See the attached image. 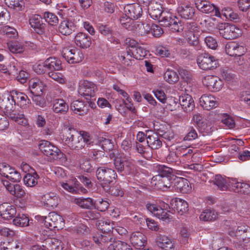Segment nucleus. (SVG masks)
<instances>
[{
    "instance_id": "obj_58",
    "label": "nucleus",
    "mask_w": 250,
    "mask_h": 250,
    "mask_svg": "<svg viewBox=\"0 0 250 250\" xmlns=\"http://www.w3.org/2000/svg\"><path fill=\"white\" fill-rule=\"evenodd\" d=\"M10 51L13 53H21L24 51L23 45L17 42H12L8 44Z\"/></svg>"
},
{
    "instance_id": "obj_59",
    "label": "nucleus",
    "mask_w": 250,
    "mask_h": 250,
    "mask_svg": "<svg viewBox=\"0 0 250 250\" xmlns=\"http://www.w3.org/2000/svg\"><path fill=\"white\" fill-rule=\"evenodd\" d=\"M108 192L111 195L115 196H123L124 195V191L120 185H117L109 188L108 186V189L104 190Z\"/></svg>"
},
{
    "instance_id": "obj_47",
    "label": "nucleus",
    "mask_w": 250,
    "mask_h": 250,
    "mask_svg": "<svg viewBox=\"0 0 250 250\" xmlns=\"http://www.w3.org/2000/svg\"><path fill=\"white\" fill-rule=\"evenodd\" d=\"M173 20H171L172 23L169 27L170 30L173 32H180L184 30L185 26L178 18L174 17Z\"/></svg>"
},
{
    "instance_id": "obj_51",
    "label": "nucleus",
    "mask_w": 250,
    "mask_h": 250,
    "mask_svg": "<svg viewBox=\"0 0 250 250\" xmlns=\"http://www.w3.org/2000/svg\"><path fill=\"white\" fill-rule=\"evenodd\" d=\"M43 18L45 21L52 26L56 25L59 22L57 16L53 13L45 12L43 14Z\"/></svg>"
},
{
    "instance_id": "obj_20",
    "label": "nucleus",
    "mask_w": 250,
    "mask_h": 250,
    "mask_svg": "<svg viewBox=\"0 0 250 250\" xmlns=\"http://www.w3.org/2000/svg\"><path fill=\"white\" fill-rule=\"evenodd\" d=\"M16 105L11 93H5L2 96V99L0 97V108L3 110L4 113L6 111H11Z\"/></svg>"
},
{
    "instance_id": "obj_18",
    "label": "nucleus",
    "mask_w": 250,
    "mask_h": 250,
    "mask_svg": "<svg viewBox=\"0 0 250 250\" xmlns=\"http://www.w3.org/2000/svg\"><path fill=\"white\" fill-rule=\"evenodd\" d=\"M130 241L136 249L141 250L146 244V237L140 232H134L131 234Z\"/></svg>"
},
{
    "instance_id": "obj_34",
    "label": "nucleus",
    "mask_w": 250,
    "mask_h": 250,
    "mask_svg": "<svg viewBox=\"0 0 250 250\" xmlns=\"http://www.w3.org/2000/svg\"><path fill=\"white\" fill-rule=\"evenodd\" d=\"M70 109L75 113H79V115H84L88 112V106L84 102L76 100L71 103Z\"/></svg>"
},
{
    "instance_id": "obj_24",
    "label": "nucleus",
    "mask_w": 250,
    "mask_h": 250,
    "mask_svg": "<svg viewBox=\"0 0 250 250\" xmlns=\"http://www.w3.org/2000/svg\"><path fill=\"white\" fill-rule=\"evenodd\" d=\"M241 35V30L234 25L229 24L222 33V37L227 40H233Z\"/></svg>"
},
{
    "instance_id": "obj_16",
    "label": "nucleus",
    "mask_w": 250,
    "mask_h": 250,
    "mask_svg": "<svg viewBox=\"0 0 250 250\" xmlns=\"http://www.w3.org/2000/svg\"><path fill=\"white\" fill-rule=\"evenodd\" d=\"M231 189L240 194L250 195V185L244 182H238L234 179L230 182Z\"/></svg>"
},
{
    "instance_id": "obj_49",
    "label": "nucleus",
    "mask_w": 250,
    "mask_h": 250,
    "mask_svg": "<svg viewBox=\"0 0 250 250\" xmlns=\"http://www.w3.org/2000/svg\"><path fill=\"white\" fill-rule=\"evenodd\" d=\"M133 56L130 53H129L128 48L126 49V51L121 53L120 57V60L121 62L126 66L131 65L132 63V62H134V60L132 59Z\"/></svg>"
},
{
    "instance_id": "obj_57",
    "label": "nucleus",
    "mask_w": 250,
    "mask_h": 250,
    "mask_svg": "<svg viewBox=\"0 0 250 250\" xmlns=\"http://www.w3.org/2000/svg\"><path fill=\"white\" fill-rule=\"evenodd\" d=\"M6 4L10 8L17 11L21 10L22 7V0H5Z\"/></svg>"
},
{
    "instance_id": "obj_14",
    "label": "nucleus",
    "mask_w": 250,
    "mask_h": 250,
    "mask_svg": "<svg viewBox=\"0 0 250 250\" xmlns=\"http://www.w3.org/2000/svg\"><path fill=\"white\" fill-rule=\"evenodd\" d=\"M189 184V183L187 179L173 176L172 190L174 189L178 192L187 193L190 189Z\"/></svg>"
},
{
    "instance_id": "obj_26",
    "label": "nucleus",
    "mask_w": 250,
    "mask_h": 250,
    "mask_svg": "<svg viewBox=\"0 0 250 250\" xmlns=\"http://www.w3.org/2000/svg\"><path fill=\"white\" fill-rule=\"evenodd\" d=\"M75 28V25L72 21L66 19L61 22L58 31L62 35L67 36L74 31Z\"/></svg>"
},
{
    "instance_id": "obj_3",
    "label": "nucleus",
    "mask_w": 250,
    "mask_h": 250,
    "mask_svg": "<svg viewBox=\"0 0 250 250\" xmlns=\"http://www.w3.org/2000/svg\"><path fill=\"white\" fill-rule=\"evenodd\" d=\"M38 146L41 151L50 160L60 159L63 156V153L58 147L47 141H41Z\"/></svg>"
},
{
    "instance_id": "obj_42",
    "label": "nucleus",
    "mask_w": 250,
    "mask_h": 250,
    "mask_svg": "<svg viewBox=\"0 0 250 250\" xmlns=\"http://www.w3.org/2000/svg\"><path fill=\"white\" fill-rule=\"evenodd\" d=\"M218 217V214L214 210L206 209L200 215V219L204 221H213Z\"/></svg>"
},
{
    "instance_id": "obj_28",
    "label": "nucleus",
    "mask_w": 250,
    "mask_h": 250,
    "mask_svg": "<svg viewBox=\"0 0 250 250\" xmlns=\"http://www.w3.org/2000/svg\"><path fill=\"white\" fill-rule=\"evenodd\" d=\"M75 42L76 45L82 48H87L91 44V38L86 34L80 32L75 37Z\"/></svg>"
},
{
    "instance_id": "obj_41",
    "label": "nucleus",
    "mask_w": 250,
    "mask_h": 250,
    "mask_svg": "<svg viewBox=\"0 0 250 250\" xmlns=\"http://www.w3.org/2000/svg\"><path fill=\"white\" fill-rule=\"evenodd\" d=\"M39 178V176L36 171L32 174L28 173L23 177L24 183L27 187H33L37 184V180Z\"/></svg>"
},
{
    "instance_id": "obj_1",
    "label": "nucleus",
    "mask_w": 250,
    "mask_h": 250,
    "mask_svg": "<svg viewBox=\"0 0 250 250\" xmlns=\"http://www.w3.org/2000/svg\"><path fill=\"white\" fill-rule=\"evenodd\" d=\"M65 143L72 149L79 150L84 148L85 144H90V136L85 131L79 133L74 128L69 127L63 136Z\"/></svg>"
},
{
    "instance_id": "obj_2",
    "label": "nucleus",
    "mask_w": 250,
    "mask_h": 250,
    "mask_svg": "<svg viewBox=\"0 0 250 250\" xmlns=\"http://www.w3.org/2000/svg\"><path fill=\"white\" fill-rule=\"evenodd\" d=\"M96 175L101 187L104 190L108 189V186L117 178L116 171L110 168L104 167H98L96 172Z\"/></svg>"
},
{
    "instance_id": "obj_45",
    "label": "nucleus",
    "mask_w": 250,
    "mask_h": 250,
    "mask_svg": "<svg viewBox=\"0 0 250 250\" xmlns=\"http://www.w3.org/2000/svg\"><path fill=\"white\" fill-rule=\"evenodd\" d=\"M156 167L157 171L159 173L157 176L168 178H172L173 176H175L172 174L173 169L169 167L164 165H158Z\"/></svg>"
},
{
    "instance_id": "obj_19",
    "label": "nucleus",
    "mask_w": 250,
    "mask_h": 250,
    "mask_svg": "<svg viewBox=\"0 0 250 250\" xmlns=\"http://www.w3.org/2000/svg\"><path fill=\"white\" fill-rule=\"evenodd\" d=\"M171 208L179 214L182 215L188 211V205L185 200L176 198L170 201Z\"/></svg>"
},
{
    "instance_id": "obj_50",
    "label": "nucleus",
    "mask_w": 250,
    "mask_h": 250,
    "mask_svg": "<svg viewBox=\"0 0 250 250\" xmlns=\"http://www.w3.org/2000/svg\"><path fill=\"white\" fill-rule=\"evenodd\" d=\"M174 17L170 13L165 12L158 20L161 26L169 27L172 23L171 20H173Z\"/></svg>"
},
{
    "instance_id": "obj_62",
    "label": "nucleus",
    "mask_w": 250,
    "mask_h": 250,
    "mask_svg": "<svg viewBox=\"0 0 250 250\" xmlns=\"http://www.w3.org/2000/svg\"><path fill=\"white\" fill-rule=\"evenodd\" d=\"M32 99L33 101L35 103L36 105L41 107H44L46 105L45 101L42 96V94L41 95H34L30 96Z\"/></svg>"
},
{
    "instance_id": "obj_40",
    "label": "nucleus",
    "mask_w": 250,
    "mask_h": 250,
    "mask_svg": "<svg viewBox=\"0 0 250 250\" xmlns=\"http://www.w3.org/2000/svg\"><path fill=\"white\" fill-rule=\"evenodd\" d=\"M74 202L81 208L91 209L94 207L93 200L90 198H75Z\"/></svg>"
},
{
    "instance_id": "obj_5",
    "label": "nucleus",
    "mask_w": 250,
    "mask_h": 250,
    "mask_svg": "<svg viewBox=\"0 0 250 250\" xmlns=\"http://www.w3.org/2000/svg\"><path fill=\"white\" fill-rule=\"evenodd\" d=\"M197 62L200 68L205 70L215 69L218 65V61L215 57L208 53L200 55Z\"/></svg>"
},
{
    "instance_id": "obj_37",
    "label": "nucleus",
    "mask_w": 250,
    "mask_h": 250,
    "mask_svg": "<svg viewBox=\"0 0 250 250\" xmlns=\"http://www.w3.org/2000/svg\"><path fill=\"white\" fill-rule=\"evenodd\" d=\"M162 7L160 4L157 2H153L151 6L148 9L149 14L154 20H159L165 12L162 11Z\"/></svg>"
},
{
    "instance_id": "obj_61",
    "label": "nucleus",
    "mask_w": 250,
    "mask_h": 250,
    "mask_svg": "<svg viewBox=\"0 0 250 250\" xmlns=\"http://www.w3.org/2000/svg\"><path fill=\"white\" fill-rule=\"evenodd\" d=\"M13 167H11L9 165L2 163L0 164V174L6 178L10 173L11 171L13 170Z\"/></svg>"
},
{
    "instance_id": "obj_52",
    "label": "nucleus",
    "mask_w": 250,
    "mask_h": 250,
    "mask_svg": "<svg viewBox=\"0 0 250 250\" xmlns=\"http://www.w3.org/2000/svg\"><path fill=\"white\" fill-rule=\"evenodd\" d=\"M180 150L181 149L177 148L176 151H170L167 157V161L169 163L175 164L180 162L179 156L181 155Z\"/></svg>"
},
{
    "instance_id": "obj_9",
    "label": "nucleus",
    "mask_w": 250,
    "mask_h": 250,
    "mask_svg": "<svg viewBox=\"0 0 250 250\" xmlns=\"http://www.w3.org/2000/svg\"><path fill=\"white\" fill-rule=\"evenodd\" d=\"M62 56L70 63H79L83 59V55L80 50L69 48L63 49Z\"/></svg>"
},
{
    "instance_id": "obj_44",
    "label": "nucleus",
    "mask_w": 250,
    "mask_h": 250,
    "mask_svg": "<svg viewBox=\"0 0 250 250\" xmlns=\"http://www.w3.org/2000/svg\"><path fill=\"white\" fill-rule=\"evenodd\" d=\"M29 219L25 214H19L13 220L14 225L20 227H26L29 225Z\"/></svg>"
},
{
    "instance_id": "obj_8",
    "label": "nucleus",
    "mask_w": 250,
    "mask_h": 250,
    "mask_svg": "<svg viewBox=\"0 0 250 250\" xmlns=\"http://www.w3.org/2000/svg\"><path fill=\"white\" fill-rule=\"evenodd\" d=\"M195 5L197 8L203 13H212L217 17H221L219 9L208 1L197 0L195 2Z\"/></svg>"
},
{
    "instance_id": "obj_21",
    "label": "nucleus",
    "mask_w": 250,
    "mask_h": 250,
    "mask_svg": "<svg viewBox=\"0 0 250 250\" xmlns=\"http://www.w3.org/2000/svg\"><path fill=\"white\" fill-rule=\"evenodd\" d=\"M200 105L206 110H209L217 106L218 102L216 98L211 95L204 94L200 98Z\"/></svg>"
},
{
    "instance_id": "obj_64",
    "label": "nucleus",
    "mask_w": 250,
    "mask_h": 250,
    "mask_svg": "<svg viewBox=\"0 0 250 250\" xmlns=\"http://www.w3.org/2000/svg\"><path fill=\"white\" fill-rule=\"evenodd\" d=\"M236 232L240 233V235L246 233L245 238H250V228L245 225H241L237 227Z\"/></svg>"
},
{
    "instance_id": "obj_36",
    "label": "nucleus",
    "mask_w": 250,
    "mask_h": 250,
    "mask_svg": "<svg viewBox=\"0 0 250 250\" xmlns=\"http://www.w3.org/2000/svg\"><path fill=\"white\" fill-rule=\"evenodd\" d=\"M147 145L151 148L157 149L162 146V143L157 134L153 133L151 135L146 134Z\"/></svg>"
},
{
    "instance_id": "obj_35",
    "label": "nucleus",
    "mask_w": 250,
    "mask_h": 250,
    "mask_svg": "<svg viewBox=\"0 0 250 250\" xmlns=\"http://www.w3.org/2000/svg\"><path fill=\"white\" fill-rule=\"evenodd\" d=\"M44 204L48 208H54L59 204V199L58 196L54 193H47L42 197Z\"/></svg>"
},
{
    "instance_id": "obj_4",
    "label": "nucleus",
    "mask_w": 250,
    "mask_h": 250,
    "mask_svg": "<svg viewBox=\"0 0 250 250\" xmlns=\"http://www.w3.org/2000/svg\"><path fill=\"white\" fill-rule=\"evenodd\" d=\"M44 225L51 230H59L64 227V221L62 216L55 212L49 213L48 216L44 218Z\"/></svg>"
},
{
    "instance_id": "obj_22",
    "label": "nucleus",
    "mask_w": 250,
    "mask_h": 250,
    "mask_svg": "<svg viewBox=\"0 0 250 250\" xmlns=\"http://www.w3.org/2000/svg\"><path fill=\"white\" fill-rule=\"evenodd\" d=\"M16 214V208L7 203L0 205V215L4 219L13 218Z\"/></svg>"
},
{
    "instance_id": "obj_12",
    "label": "nucleus",
    "mask_w": 250,
    "mask_h": 250,
    "mask_svg": "<svg viewBox=\"0 0 250 250\" xmlns=\"http://www.w3.org/2000/svg\"><path fill=\"white\" fill-rule=\"evenodd\" d=\"M225 51L230 56H241L246 52L244 46L235 42H228L226 44Z\"/></svg>"
},
{
    "instance_id": "obj_25",
    "label": "nucleus",
    "mask_w": 250,
    "mask_h": 250,
    "mask_svg": "<svg viewBox=\"0 0 250 250\" xmlns=\"http://www.w3.org/2000/svg\"><path fill=\"white\" fill-rule=\"evenodd\" d=\"M179 104L182 108L186 112H190L194 108V102L191 96L183 94L179 97Z\"/></svg>"
},
{
    "instance_id": "obj_29",
    "label": "nucleus",
    "mask_w": 250,
    "mask_h": 250,
    "mask_svg": "<svg viewBox=\"0 0 250 250\" xmlns=\"http://www.w3.org/2000/svg\"><path fill=\"white\" fill-rule=\"evenodd\" d=\"M68 105L64 100L56 99L53 100L52 110L55 113L65 114L68 111Z\"/></svg>"
},
{
    "instance_id": "obj_63",
    "label": "nucleus",
    "mask_w": 250,
    "mask_h": 250,
    "mask_svg": "<svg viewBox=\"0 0 250 250\" xmlns=\"http://www.w3.org/2000/svg\"><path fill=\"white\" fill-rule=\"evenodd\" d=\"M2 31L4 34L10 38H14L18 36V32L16 29L8 26L3 27Z\"/></svg>"
},
{
    "instance_id": "obj_30",
    "label": "nucleus",
    "mask_w": 250,
    "mask_h": 250,
    "mask_svg": "<svg viewBox=\"0 0 250 250\" xmlns=\"http://www.w3.org/2000/svg\"><path fill=\"white\" fill-rule=\"evenodd\" d=\"M233 179H226L220 175H216L213 181L214 184L216 185L218 188L221 190L226 191L227 190H231L230 182Z\"/></svg>"
},
{
    "instance_id": "obj_10",
    "label": "nucleus",
    "mask_w": 250,
    "mask_h": 250,
    "mask_svg": "<svg viewBox=\"0 0 250 250\" xmlns=\"http://www.w3.org/2000/svg\"><path fill=\"white\" fill-rule=\"evenodd\" d=\"M155 187L157 189L166 191L168 188L172 189L173 177L168 178L167 177H162L161 176H156L152 178V182Z\"/></svg>"
},
{
    "instance_id": "obj_39",
    "label": "nucleus",
    "mask_w": 250,
    "mask_h": 250,
    "mask_svg": "<svg viewBox=\"0 0 250 250\" xmlns=\"http://www.w3.org/2000/svg\"><path fill=\"white\" fill-rule=\"evenodd\" d=\"M97 226L103 233H110L114 228V224L109 220H99Z\"/></svg>"
},
{
    "instance_id": "obj_27",
    "label": "nucleus",
    "mask_w": 250,
    "mask_h": 250,
    "mask_svg": "<svg viewBox=\"0 0 250 250\" xmlns=\"http://www.w3.org/2000/svg\"><path fill=\"white\" fill-rule=\"evenodd\" d=\"M179 15L185 19H191L194 16L195 9L189 4H182L177 8Z\"/></svg>"
},
{
    "instance_id": "obj_46",
    "label": "nucleus",
    "mask_w": 250,
    "mask_h": 250,
    "mask_svg": "<svg viewBox=\"0 0 250 250\" xmlns=\"http://www.w3.org/2000/svg\"><path fill=\"white\" fill-rule=\"evenodd\" d=\"M164 79L168 83L173 84L179 80V76L174 71L167 70L164 75Z\"/></svg>"
},
{
    "instance_id": "obj_11",
    "label": "nucleus",
    "mask_w": 250,
    "mask_h": 250,
    "mask_svg": "<svg viewBox=\"0 0 250 250\" xmlns=\"http://www.w3.org/2000/svg\"><path fill=\"white\" fill-rule=\"evenodd\" d=\"M124 11L125 16L132 20L140 18L143 13L141 6L138 3L127 4L124 7Z\"/></svg>"
},
{
    "instance_id": "obj_31",
    "label": "nucleus",
    "mask_w": 250,
    "mask_h": 250,
    "mask_svg": "<svg viewBox=\"0 0 250 250\" xmlns=\"http://www.w3.org/2000/svg\"><path fill=\"white\" fill-rule=\"evenodd\" d=\"M5 114L11 120L19 124H24V115L21 112L16 109V105L13 107L11 111H6Z\"/></svg>"
},
{
    "instance_id": "obj_7",
    "label": "nucleus",
    "mask_w": 250,
    "mask_h": 250,
    "mask_svg": "<svg viewBox=\"0 0 250 250\" xmlns=\"http://www.w3.org/2000/svg\"><path fill=\"white\" fill-rule=\"evenodd\" d=\"M96 90L97 87L94 83L91 82L84 81L80 86L78 93L87 100H89L95 96Z\"/></svg>"
},
{
    "instance_id": "obj_55",
    "label": "nucleus",
    "mask_w": 250,
    "mask_h": 250,
    "mask_svg": "<svg viewBox=\"0 0 250 250\" xmlns=\"http://www.w3.org/2000/svg\"><path fill=\"white\" fill-rule=\"evenodd\" d=\"M101 217V214L96 210L87 211L83 214V217L86 220H97Z\"/></svg>"
},
{
    "instance_id": "obj_60",
    "label": "nucleus",
    "mask_w": 250,
    "mask_h": 250,
    "mask_svg": "<svg viewBox=\"0 0 250 250\" xmlns=\"http://www.w3.org/2000/svg\"><path fill=\"white\" fill-rule=\"evenodd\" d=\"M56 71H48V76L61 84L64 83H65V79L63 75Z\"/></svg>"
},
{
    "instance_id": "obj_23",
    "label": "nucleus",
    "mask_w": 250,
    "mask_h": 250,
    "mask_svg": "<svg viewBox=\"0 0 250 250\" xmlns=\"http://www.w3.org/2000/svg\"><path fill=\"white\" fill-rule=\"evenodd\" d=\"M12 96L16 104H17L22 108H26L27 104L31 103L30 100L28 96L23 93H21L17 91H12L11 92Z\"/></svg>"
},
{
    "instance_id": "obj_33",
    "label": "nucleus",
    "mask_w": 250,
    "mask_h": 250,
    "mask_svg": "<svg viewBox=\"0 0 250 250\" xmlns=\"http://www.w3.org/2000/svg\"><path fill=\"white\" fill-rule=\"evenodd\" d=\"M48 71H59L62 69L60 60L55 57H49L45 60Z\"/></svg>"
},
{
    "instance_id": "obj_38",
    "label": "nucleus",
    "mask_w": 250,
    "mask_h": 250,
    "mask_svg": "<svg viewBox=\"0 0 250 250\" xmlns=\"http://www.w3.org/2000/svg\"><path fill=\"white\" fill-rule=\"evenodd\" d=\"M158 247L165 250H170L173 248V243L167 236L160 235L157 241Z\"/></svg>"
},
{
    "instance_id": "obj_17",
    "label": "nucleus",
    "mask_w": 250,
    "mask_h": 250,
    "mask_svg": "<svg viewBox=\"0 0 250 250\" xmlns=\"http://www.w3.org/2000/svg\"><path fill=\"white\" fill-rule=\"evenodd\" d=\"M129 53L132 55L133 58L136 60H142L147 55V51L143 47L136 46V42L134 40H129Z\"/></svg>"
},
{
    "instance_id": "obj_56",
    "label": "nucleus",
    "mask_w": 250,
    "mask_h": 250,
    "mask_svg": "<svg viewBox=\"0 0 250 250\" xmlns=\"http://www.w3.org/2000/svg\"><path fill=\"white\" fill-rule=\"evenodd\" d=\"M134 218H137V220L139 221H141L140 223L142 224V222L146 223L148 228L152 230L158 231L159 230V227L157 224V223L153 220L149 218L144 219L143 218H140V220L138 219V217L135 216Z\"/></svg>"
},
{
    "instance_id": "obj_54",
    "label": "nucleus",
    "mask_w": 250,
    "mask_h": 250,
    "mask_svg": "<svg viewBox=\"0 0 250 250\" xmlns=\"http://www.w3.org/2000/svg\"><path fill=\"white\" fill-rule=\"evenodd\" d=\"M99 143L104 152L110 151L114 148L113 143L108 139L102 138L99 140Z\"/></svg>"
},
{
    "instance_id": "obj_32",
    "label": "nucleus",
    "mask_w": 250,
    "mask_h": 250,
    "mask_svg": "<svg viewBox=\"0 0 250 250\" xmlns=\"http://www.w3.org/2000/svg\"><path fill=\"white\" fill-rule=\"evenodd\" d=\"M90 156L100 165H104L108 163V158L103 151L94 149L91 151Z\"/></svg>"
},
{
    "instance_id": "obj_43",
    "label": "nucleus",
    "mask_w": 250,
    "mask_h": 250,
    "mask_svg": "<svg viewBox=\"0 0 250 250\" xmlns=\"http://www.w3.org/2000/svg\"><path fill=\"white\" fill-rule=\"evenodd\" d=\"M108 250H133L131 247L127 243L117 241L111 244L107 248Z\"/></svg>"
},
{
    "instance_id": "obj_13",
    "label": "nucleus",
    "mask_w": 250,
    "mask_h": 250,
    "mask_svg": "<svg viewBox=\"0 0 250 250\" xmlns=\"http://www.w3.org/2000/svg\"><path fill=\"white\" fill-rule=\"evenodd\" d=\"M29 22L37 33L40 35L44 33L46 25L43 22L41 16L37 14L33 15L29 18Z\"/></svg>"
},
{
    "instance_id": "obj_48",
    "label": "nucleus",
    "mask_w": 250,
    "mask_h": 250,
    "mask_svg": "<svg viewBox=\"0 0 250 250\" xmlns=\"http://www.w3.org/2000/svg\"><path fill=\"white\" fill-rule=\"evenodd\" d=\"M135 27L136 32L141 36L149 33L151 30V26L148 24L142 22H137V24H135Z\"/></svg>"
},
{
    "instance_id": "obj_53",
    "label": "nucleus",
    "mask_w": 250,
    "mask_h": 250,
    "mask_svg": "<svg viewBox=\"0 0 250 250\" xmlns=\"http://www.w3.org/2000/svg\"><path fill=\"white\" fill-rule=\"evenodd\" d=\"M109 201V200L107 199L104 200L103 199H97L95 201V207L101 211H104L108 208L110 205Z\"/></svg>"
},
{
    "instance_id": "obj_6",
    "label": "nucleus",
    "mask_w": 250,
    "mask_h": 250,
    "mask_svg": "<svg viewBox=\"0 0 250 250\" xmlns=\"http://www.w3.org/2000/svg\"><path fill=\"white\" fill-rule=\"evenodd\" d=\"M114 164L116 169L120 172H124L125 174H133L135 172V165L132 162L116 158L114 160Z\"/></svg>"
},
{
    "instance_id": "obj_15",
    "label": "nucleus",
    "mask_w": 250,
    "mask_h": 250,
    "mask_svg": "<svg viewBox=\"0 0 250 250\" xmlns=\"http://www.w3.org/2000/svg\"><path fill=\"white\" fill-rule=\"evenodd\" d=\"M204 84L212 91H218L222 88L223 83L221 80L214 76H207L203 80Z\"/></svg>"
}]
</instances>
